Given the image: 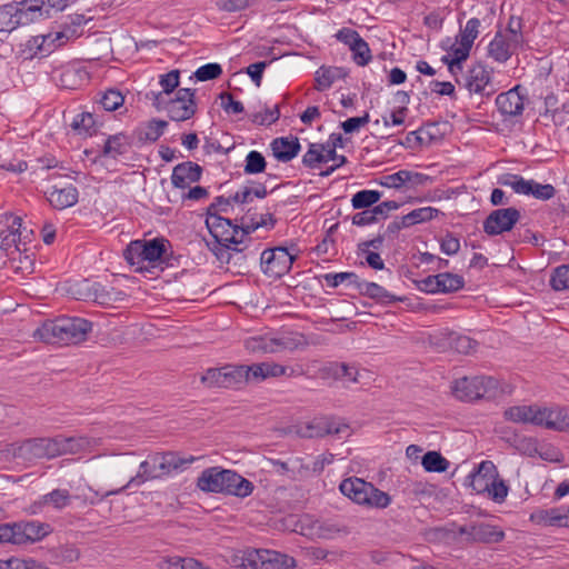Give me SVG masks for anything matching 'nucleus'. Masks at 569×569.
<instances>
[{
  "mask_svg": "<svg viewBox=\"0 0 569 569\" xmlns=\"http://www.w3.org/2000/svg\"><path fill=\"white\" fill-rule=\"evenodd\" d=\"M432 182V178L421 172L410 170H399L392 174H387L378 180V183L386 188L401 189L409 184L410 187L425 186Z\"/></svg>",
  "mask_w": 569,
  "mask_h": 569,
  "instance_id": "15",
  "label": "nucleus"
},
{
  "mask_svg": "<svg viewBox=\"0 0 569 569\" xmlns=\"http://www.w3.org/2000/svg\"><path fill=\"white\" fill-rule=\"evenodd\" d=\"M198 110L196 89L180 88L176 97L168 100L167 113L172 121H186L191 119Z\"/></svg>",
  "mask_w": 569,
  "mask_h": 569,
  "instance_id": "11",
  "label": "nucleus"
},
{
  "mask_svg": "<svg viewBox=\"0 0 569 569\" xmlns=\"http://www.w3.org/2000/svg\"><path fill=\"white\" fill-rule=\"evenodd\" d=\"M47 193L48 201L58 210L74 206L78 202L79 197L78 189L72 184L64 188H58L54 186L52 187V190Z\"/></svg>",
  "mask_w": 569,
  "mask_h": 569,
  "instance_id": "25",
  "label": "nucleus"
},
{
  "mask_svg": "<svg viewBox=\"0 0 569 569\" xmlns=\"http://www.w3.org/2000/svg\"><path fill=\"white\" fill-rule=\"evenodd\" d=\"M517 49L499 30L489 43L488 53L495 61L502 63L509 60Z\"/></svg>",
  "mask_w": 569,
  "mask_h": 569,
  "instance_id": "29",
  "label": "nucleus"
},
{
  "mask_svg": "<svg viewBox=\"0 0 569 569\" xmlns=\"http://www.w3.org/2000/svg\"><path fill=\"white\" fill-rule=\"evenodd\" d=\"M51 39V33L31 37L27 43L26 49L30 51V57L36 56L46 57L52 52L51 44H47V40Z\"/></svg>",
  "mask_w": 569,
  "mask_h": 569,
  "instance_id": "48",
  "label": "nucleus"
},
{
  "mask_svg": "<svg viewBox=\"0 0 569 569\" xmlns=\"http://www.w3.org/2000/svg\"><path fill=\"white\" fill-rule=\"evenodd\" d=\"M322 279L330 288H337L341 283L347 282L349 286H353L357 290L361 281L355 272L326 273L322 276Z\"/></svg>",
  "mask_w": 569,
  "mask_h": 569,
  "instance_id": "49",
  "label": "nucleus"
},
{
  "mask_svg": "<svg viewBox=\"0 0 569 569\" xmlns=\"http://www.w3.org/2000/svg\"><path fill=\"white\" fill-rule=\"evenodd\" d=\"M12 456L23 461L53 459L57 457L54 438H30L10 445Z\"/></svg>",
  "mask_w": 569,
  "mask_h": 569,
  "instance_id": "8",
  "label": "nucleus"
},
{
  "mask_svg": "<svg viewBox=\"0 0 569 569\" xmlns=\"http://www.w3.org/2000/svg\"><path fill=\"white\" fill-rule=\"evenodd\" d=\"M167 244L169 241L163 238L133 240L123 250V258L137 272H143L149 270L146 262L150 268L168 264Z\"/></svg>",
  "mask_w": 569,
  "mask_h": 569,
  "instance_id": "3",
  "label": "nucleus"
},
{
  "mask_svg": "<svg viewBox=\"0 0 569 569\" xmlns=\"http://www.w3.org/2000/svg\"><path fill=\"white\" fill-rule=\"evenodd\" d=\"M323 144L326 146L323 151V158L326 159V162L332 160L336 161L338 166H343L348 162L346 156L338 154L336 151L337 148L343 147V139L340 133H331L327 143Z\"/></svg>",
  "mask_w": 569,
  "mask_h": 569,
  "instance_id": "42",
  "label": "nucleus"
},
{
  "mask_svg": "<svg viewBox=\"0 0 569 569\" xmlns=\"http://www.w3.org/2000/svg\"><path fill=\"white\" fill-rule=\"evenodd\" d=\"M159 83L166 94L172 93L180 84V71L174 69L168 73L160 74Z\"/></svg>",
  "mask_w": 569,
  "mask_h": 569,
  "instance_id": "64",
  "label": "nucleus"
},
{
  "mask_svg": "<svg viewBox=\"0 0 569 569\" xmlns=\"http://www.w3.org/2000/svg\"><path fill=\"white\" fill-rule=\"evenodd\" d=\"M206 226L214 240L210 250L218 260L229 263L231 259L230 250L241 252L243 249L238 248L244 241L239 224H236L229 218L221 216H211L206 218Z\"/></svg>",
  "mask_w": 569,
  "mask_h": 569,
  "instance_id": "2",
  "label": "nucleus"
},
{
  "mask_svg": "<svg viewBox=\"0 0 569 569\" xmlns=\"http://www.w3.org/2000/svg\"><path fill=\"white\" fill-rule=\"evenodd\" d=\"M202 167L192 161L178 163L171 174V183L174 188L186 189L192 182H198L202 176Z\"/></svg>",
  "mask_w": 569,
  "mask_h": 569,
  "instance_id": "17",
  "label": "nucleus"
},
{
  "mask_svg": "<svg viewBox=\"0 0 569 569\" xmlns=\"http://www.w3.org/2000/svg\"><path fill=\"white\" fill-rule=\"evenodd\" d=\"M113 295V288L109 290L99 282L92 284L87 283V293L83 296V299H91L99 305H110L117 300Z\"/></svg>",
  "mask_w": 569,
  "mask_h": 569,
  "instance_id": "40",
  "label": "nucleus"
},
{
  "mask_svg": "<svg viewBox=\"0 0 569 569\" xmlns=\"http://www.w3.org/2000/svg\"><path fill=\"white\" fill-rule=\"evenodd\" d=\"M446 345L455 351L463 355L470 353L475 350L477 341L469 338L468 336L460 335L455 331H446L442 333Z\"/></svg>",
  "mask_w": 569,
  "mask_h": 569,
  "instance_id": "36",
  "label": "nucleus"
},
{
  "mask_svg": "<svg viewBox=\"0 0 569 569\" xmlns=\"http://www.w3.org/2000/svg\"><path fill=\"white\" fill-rule=\"evenodd\" d=\"M239 366H240L242 386H244L251 381L260 382V381L266 380L261 362L252 363L250 366H247V365H239Z\"/></svg>",
  "mask_w": 569,
  "mask_h": 569,
  "instance_id": "55",
  "label": "nucleus"
},
{
  "mask_svg": "<svg viewBox=\"0 0 569 569\" xmlns=\"http://www.w3.org/2000/svg\"><path fill=\"white\" fill-rule=\"evenodd\" d=\"M261 365H262V369H263L264 379L276 378V377H281V376L296 377V376L303 375V370L301 367L292 368V367H287V366H282V365H279L276 362H268V361L261 362Z\"/></svg>",
  "mask_w": 569,
  "mask_h": 569,
  "instance_id": "44",
  "label": "nucleus"
},
{
  "mask_svg": "<svg viewBox=\"0 0 569 569\" xmlns=\"http://www.w3.org/2000/svg\"><path fill=\"white\" fill-rule=\"evenodd\" d=\"M509 487L506 483L505 480H502L499 477V472L497 471V475H493L489 482V489L486 490L488 492V496L497 503H501L506 500V497L508 495Z\"/></svg>",
  "mask_w": 569,
  "mask_h": 569,
  "instance_id": "50",
  "label": "nucleus"
},
{
  "mask_svg": "<svg viewBox=\"0 0 569 569\" xmlns=\"http://www.w3.org/2000/svg\"><path fill=\"white\" fill-rule=\"evenodd\" d=\"M94 126H96V119H94V116L90 112H82L80 114H78L72 123H71V127L79 131V132H84L89 136H92L93 133L97 132V130L94 129Z\"/></svg>",
  "mask_w": 569,
  "mask_h": 569,
  "instance_id": "56",
  "label": "nucleus"
},
{
  "mask_svg": "<svg viewBox=\"0 0 569 569\" xmlns=\"http://www.w3.org/2000/svg\"><path fill=\"white\" fill-rule=\"evenodd\" d=\"M550 286L556 291L569 289V263L561 264L552 271Z\"/></svg>",
  "mask_w": 569,
  "mask_h": 569,
  "instance_id": "54",
  "label": "nucleus"
},
{
  "mask_svg": "<svg viewBox=\"0 0 569 569\" xmlns=\"http://www.w3.org/2000/svg\"><path fill=\"white\" fill-rule=\"evenodd\" d=\"M541 427L556 431H569V410L566 408L548 409L545 407Z\"/></svg>",
  "mask_w": 569,
  "mask_h": 569,
  "instance_id": "32",
  "label": "nucleus"
},
{
  "mask_svg": "<svg viewBox=\"0 0 569 569\" xmlns=\"http://www.w3.org/2000/svg\"><path fill=\"white\" fill-rule=\"evenodd\" d=\"M167 127L166 120L153 118L139 126L134 134L140 143H153L163 134Z\"/></svg>",
  "mask_w": 569,
  "mask_h": 569,
  "instance_id": "27",
  "label": "nucleus"
},
{
  "mask_svg": "<svg viewBox=\"0 0 569 569\" xmlns=\"http://www.w3.org/2000/svg\"><path fill=\"white\" fill-rule=\"evenodd\" d=\"M229 477L226 469L211 467L204 469L197 479V487L204 492L223 493L224 478Z\"/></svg>",
  "mask_w": 569,
  "mask_h": 569,
  "instance_id": "19",
  "label": "nucleus"
},
{
  "mask_svg": "<svg viewBox=\"0 0 569 569\" xmlns=\"http://www.w3.org/2000/svg\"><path fill=\"white\" fill-rule=\"evenodd\" d=\"M240 567L244 569H293L295 558L274 550L248 549L241 556Z\"/></svg>",
  "mask_w": 569,
  "mask_h": 569,
  "instance_id": "7",
  "label": "nucleus"
},
{
  "mask_svg": "<svg viewBox=\"0 0 569 569\" xmlns=\"http://www.w3.org/2000/svg\"><path fill=\"white\" fill-rule=\"evenodd\" d=\"M520 218L521 213L515 207L496 209L483 220V232L490 237L509 232L515 228Z\"/></svg>",
  "mask_w": 569,
  "mask_h": 569,
  "instance_id": "12",
  "label": "nucleus"
},
{
  "mask_svg": "<svg viewBox=\"0 0 569 569\" xmlns=\"http://www.w3.org/2000/svg\"><path fill=\"white\" fill-rule=\"evenodd\" d=\"M270 148L273 157L281 162H289L298 156L301 150V144L296 136L278 137L274 138Z\"/></svg>",
  "mask_w": 569,
  "mask_h": 569,
  "instance_id": "18",
  "label": "nucleus"
},
{
  "mask_svg": "<svg viewBox=\"0 0 569 569\" xmlns=\"http://www.w3.org/2000/svg\"><path fill=\"white\" fill-rule=\"evenodd\" d=\"M17 1L0 7V32H11L18 28Z\"/></svg>",
  "mask_w": 569,
  "mask_h": 569,
  "instance_id": "43",
  "label": "nucleus"
},
{
  "mask_svg": "<svg viewBox=\"0 0 569 569\" xmlns=\"http://www.w3.org/2000/svg\"><path fill=\"white\" fill-rule=\"evenodd\" d=\"M349 426L335 417H318L300 427L298 433L302 438H323L329 435H349Z\"/></svg>",
  "mask_w": 569,
  "mask_h": 569,
  "instance_id": "10",
  "label": "nucleus"
},
{
  "mask_svg": "<svg viewBox=\"0 0 569 569\" xmlns=\"http://www.w3.org/2000/svg\"><path fill=\"white\" fill-rule=\"evenodd\" d=\"M341 77V68L321 66L316 72V89L319 91H325L329 89L332 86V83Z\"/></svg>",
  "mask_w": 569,
  "mask_h": 569,
  "instance_id": "39",
  "label": "nucleus"
},
{
  "mask_svg": "<svg viewBox=\"0 0 569 569\" xmlns=\"http://www.w3.org/2000/svg\"><path fill=\"white\" fill-rule=\"evenodd\" d=\"M161 460H164L169 467L170 472L184 470L187 466L194 461V457L182 458L176 452H162Z\"/></svg>",
  "mask_w": 569,
  "mask_h": 569,
  "instance_id": "59",
  "label": "nucleus"
},
{
  "mask_svg": "<svg viewBox=\"0 0 569 569\" xmlns=\"http://www.w3.org/2000/svg\"><path fill=\"white\" fill-rule=\"evenodd\" d=\"M2 531V537H6L7 543L22 546L42 540L51 532V527L49 523L37 520H20L3 523Z\"/></svg>",
  "mask_w": 569,
  "mask_h": 569,
  "instance_id": "5",
  "label": "nucleus"
},
{
  "mask_svg": "<svg viewBox=\"0 0 569 569\" xmlns=\"http://www.w3.org/2000/svg\"><path fill=\"white\" fill-rule=\"evenodd\" d=\"M506 31L508 32L506 38L511 42V46L520 48L523 42L521 18L511 16L509 18Z\"/></svg>",
  "mask_w": 569,
  "mask_h": 569,
  "instance_id": "53",
  "label": "nucleus"
},
{
  "mask_svg": "<svg viewBox=\"0 0 569 569\" xmlns=\"http://www.w3.org/2000/svg\"><path fill=\"white\" fill-rule=\"evenodd\" d=\"M482 380H478L477 377H463L455 381L452 386V393L462 401L479 400V385L481 386Z\"/></svg>",
  "mask_w": 569,
  "mask_h": 569,
  "instance_id": "30",
  "label": "nucleus"
},
{
  "mask_svg": "<svg viewBox=\"0 0 569 569\" xmlns=\"http://www.w3.org/2000/svg\"><path fill=\"white\" fill-rule=\"evenodd\" d=\"M436 127H437V124L432 123V124H428L427 129L420 128L416 131L409 132L406 136L405 141L401 142V144L403 147L410 148V149L421 148L422 146L430 144L432 141H435L437 139L436 133L430 131V129L436 128Z\"/></svg>",
  "mask_w": 569,
  "mask_h": 569,
  "instance_id": "35",
  "label": "nucleus"
},
{
  "mask_svg": "<svg viewBox=\"0 0 569 569\" xmlns=\"http://www.w3.org/2000/svg\"><path fill=\"white\" fill-rule=\"evenodd\" d=\"M17 18H18V27L27 26L32 23L39 19H46L41 11V6H39L38 0H22L17 1Z\"/></svg>",
  "mask_w": 569,
  "mask_h": 569,
  "instance_id": "33",
  "label": "nucleus"
},
{
  "mask_svg": "<svg viewBox=\"0 0 569 569\" xmlns=\"http://www.w3.org/2000/svg\"><path fill=\"white\" fill-rule=\"evenodd\" d=\"M382 197V192L378 190H360L351 198V206L356 210L368 209L376 204Z\"/></svg>",
  "mask_w": 569,
  "mask_h": 569,
  "instance_id": "45",
  "label": "nucleus"
},
{
  "mask_svg": "<svg viewBox=\"0 0 569 569\" xmlns=\"http://www.w3.org/2000/svg\"><path fill=\"white\" fill-rule=\"evenodd\" d=\"M221 73V66L216 62H210L198 68L194 72V77L199 81H209L219 78Z\"/></svg>",
  "mask_w": 569,
  "mask_h": 569,
  "instance_id": "63",
  "label": "nucleus"
},
{
  "mask_svg": "<svg viewBox=\"0 0 569 569\" xmlns=\"http://www.w3.org/2000/svg\"><path fill=\"white\" fill-rule=\"evenodd\" d=\"M531 519L547 526L569 528V507L538 510L531 515Z\"/></svg>",
  "mask_w": 569,
  "mask_h": 569,
  "instance_id": "23",
  "label": "nucleus"
},
{
  "mask_svg": "<svg viewBox=\"0 0 569 569\" xmlns=\"http://www.w3.org/2000/svg\"><path fill=\"white\" fill-rule=\"evenodd\" d=\"M301 345L289 337H253L246 341V348L251 352L276 353L283 350H295Z\"/></svg>",
  "mask_w": 569,
  "mask_h": 569,
  "instance_id": "14",
  "label": "nucleus"
},
{
  "mask_svg": "<svg viewBox=\"0 0 569 569\" xmlns=\"http://www.w3.org/2000/svg\"><path fill=\"white\" fill-rule=\"evenodd\" d=\"M280 118L279 106L276 104L272 109L266 108L263 112H256L251 116V121L259 126H270Z\"/></svg>",
  "mask_w": 569,
  "mask_h": 569,
  "instance_id": "61",
  "label": "nucleus"
},
{
  "mask_svg": "<svg viewBox=\"0 0 569 569\" xmlns=\"http://www.w3.org/2000/svg\"><path fill=\"white\" fill-rule=\"evenodd\" d=\"M200 381L207 388L239 389L242 387L240 366L224 365L220 368H209L201 376Z\"/></svg>",
  "mask_w": 569,
  "mask_h": 569,
  "instance_id": "9",
  "label": "nucleus"
},
{
  "mask_svg": "<svg viewBox=\"0 0 569 569\" xmlns=\"http://www.w3.org/2000/svg\"><path fill=\"white\" fill-rule=\"evenodd\" d=\"M129 148L130 140L124 133L112 134L104 141L100 157L117 159L119 156L126 154Z\"/></svg>",
  "mask_w": 569,
  "mask_h": 569,
  "instance_id": "31",
  "label": "nucleus"
},
{
  "mask_svg": "<svg viewBox=\"0 0 569 569\" xmlns=\"http://www.w3.org/2000/svg\"><path fill=\"white\" fill-rule=\"evenodd\" d=\"M80 551L74 546H61L53 551V559L56 563L66 565L74 562L79 559Z\"/></svg>",
  "mask_w": 569,
  "mask_h": 569,
  "instance_id": "58",
  "label": "nucleus"
},
{
  "mask_svg": "<svg viewBox=\"0 0 569 569\" xmlns=\"http://www.w3.org/2000/svg\"><path fill=\"white\" fill-rule=\"evenodd\" d=\"M532 179L526 180L517 173H503L498 177V183L503 187H510L516 193L529 196L531 191Z\"/></svg>",
  "mask_w": 569,
  "mask_h": 569,
  "instance_id": "37",
  "label": "nucleus"
},
{
  "mask_svg": "<svg viewBox=\"0 0 569 569\" xmlns=\"http://www.w3.org/2000/svg\"><path fill=\"white\" fill-rule=\"evenodd\" d=\"M478 380L481 381V386L479 385L477 388L479 389V399L491 400L495 399L499 392V382L493 377L487 376H477Z\"/></svg>",
  "mask_w": 569,
  "mask_h": 569,
  "instance_id": "52",
  "label": "nucleus"
},
{
  "mask_svg": "<svg viewBox=\"0 0 569 569\" xmlns=\"http://www.w3.org/2000/svg\"><path fill=\"white\" fill-rule=\"evenodd\" d=\"M502 439L523 455L532 457L537 453V441L533 438L511 432L503 436Z\"/></svg>",
  "mask_w": 569,
  "mask_h": 569,
  "instance_id": "41",
  "label": "nucleus"
},
{
  "mask_svg": "<svg viewBox=\"0 0 569 569\" xmlns=\"http://www.w3.org/2000/svg\"><path fill=\"white\" fill-rule=\"evenodd\" d=\"M497 475V467L490 460L482 461L478 468L469 475L470 486L477 493H485L489 489V482Z\"/></svg>",
  "mask_w": 569,
  "mask_h": 569,
  "instance_id": "22",
  "label": "nucleus"
},
{
  "mask_svg": "<svg viewBox=\"0 0 569 569\" xmlns=\"http://www.w3.org/2000/svg\"><path fill=\"white\" fill-rule=\"evenodd\" d=\"M226 473H228L229 477H226L223 481L224 495L246 498L252 493L254 486L251 481L229 469H226Z\"/></svg>",
  "mask_w": 569,
  "mask_h": 569,
  "instance_id": "21",
  "label": "nucleus"
},
{
  "mask_svg": "<svg viewBox=\"0 0 569 569\" xmlns=\"http://www.w3.org/2000/svg\"><path fill=\"white\" fill-rule=\"evenodd\" d=\"M472 542L498 543L505 539V532L497 526L479 522L471 525Z\"/></svg>",
  "mask_w": 569,
  "mask_h": 569,
  "instance_id": "28",
  "label": "nucleus"
},
{
  "mask_svg": "<svg viewBox=\"0 0 569 569\" xmlns=\"http://www.w3.org/2000/svg\"><path fill=\"white\" fill-rule=\"evenodd\" d=\"M91 330V321L79 317L62 316L44 323L38 329V335L46 343L77 345L87 340Z\"/></svg>",
  "mask_w": 569,
  "mask_h": 569,
  "instance_id": "1",
  "label": "nucleus"
},
{
  "mask_svg": "<svg viewBox=\"0 0 569 569\" xmlns=\"http://www.w3.org/2000/svg\"><path fill=\"white\" fill-rule=\"evenodd\" d=\"M350 50L352 51L353 61L358 66H366L371 60V51L368 46V43L360 38L359 40H356V42L350 47Z\"/></svg>",
  "mask_w": 569,
  "mask_h": 569,
  "instance_id": "57",
  "label": "nucleus"
},
{
  "mask_svg": "<svg viewBox=\"0 0 569 569\" xmlns=\"http://www.w3.org/2000/svg\"><path fill=\"white\" fill-rule=\"evenodd\" d=\"M527 101L526 89L521 84H517L510 90L499 93L496 98V106L505 119H512L522 116Z\"/></svg>",
  "mask_w": 569,
  "mask_h": 569,
  "instance_id": "13",
  "label": "nucleus"
},
{
  "mask_svg": "<svg viewBox=\"0 0 569 569\" xmlns=\"http://www.w3.org/2000/svg\"><path fill=\"white\" fill-rule=\"evenodd\" d=\"M124 102V97L119 90L108 89L101 97L100 103L107 111H114Z\"/></svg>",
  "mask_w": 569,
  "mask_h": 569,
  "instance_id": "60",
  "label": "nucleus"
},
{
  "mask_svg": "<svg viewBox=\"0 0 569 569\" xmlns=\"http://www.w3.org/2000/svg\"><path fill=\"white\" fill-rule=\"evenodd\" d=\"M545 415V407L537 405L530 406H512L505 410L503 417L506 420L516 423H531L541 427L542 418Z\"/></svg>",
  "mask_w": 569,
  "mask_h": 569,
  "instance_id": "16",
  "label": "nucleus"
},
{
  "mask_svg": "<svg viewBox=\"0 0 569 569\" xmlns=\"http://www.w3.org/2000/svg\"><path fill=\"white\" fill-rule=\"evenodd\" d=\"M490 80V72L483 64L478 63L468 71L466 87L470 92L482 93Z\"/></svg>",
  "mask_w": 569,
  "mask_h": 569,
  "instance_id": "34",
  "label": "nucleus"
},
{
  "mask_svg": "<svg viewBox=\"0 0 569 569\" xmlns=\"http://www.w3.org/2000/svg\"><path fill=\"white\" fill-rule=\"evenodd\" d=\"M56 453L57 457L63 455H76L86 451L91 447V441L88 437H63L56 436Z\"/></svg>",
  "mask_w": 569,
  "mask_h": 569,
  "instance_id": "24",
  "label": "nucleus"
},
{
  "mask_svg": "<svg viewBox=\"0 0 569 569\" xmlns=\"http://www.w3.org/2000/svg\"><path fill=\"white\" fill-rule=\"evenodd\" d=\"M153 478H157V472H154L153 470V467H152V463H151V458L149 460H144L140 463V467H139V472L136 477H132L129 482L123 486L122 488L120 489H117V490H109L107 492H104L102 495V498H106V497H109V496H112V495H117V493H120L122 492L126 488H128L129 486H131L132 483H136V485H141L147 479H153Z\"/></svg>",
  "mask_w": 569,
  "mask_h": 569,
  "instance_id": "38",
  "label": "nucleus"
},
{
  "mask_svg": "<svg viewBox=\"0 0 569 569\" xmlns=\"http://www.w3.org/2000/svg\"><path fill=\"white\" fill-rule=\"evenodd\" d=\"M267 161L264 156L257 151L251 150L244 159L243 172L246 174H259L266 171Z\"/></svg>",
  "mask_w": 569,
  "mask_h": 569,
  "instance_id": "47",
  "label": "nucleus"
},
{
  "mask_svg": "<svg viewBox=\"0 0 569 569\" xmlns=\"http://www.w3.org/2000/svg\"><path fill=\"white\" fill-rule=\"evenodd\" d=\"M259 213L257 212L256 208H249L246 213L240 218V224L238 228H240L242 237L250 236L252 232H254L259 228H267L268 230H271L274 228L277 223V219L274 218L273 213L267 212L266 217H268L269 222H266L263 220L259 219Z\"/></svg>",
  "mask_w": 569,
  "mask_h": 569,
  "instance_id": "20",
  "label": "nucleus"
},
{
  "mask_svg": "<svg viewBox=\"0 0 569 569\" xmlns=\"http://www.w3.org/2000/svg\"><path fill=\"white\" fill-rule=\"evenodd\" d=\"M70 493L66 489H54L43 496V502L50 503L58 509H62L70 502Z\"/></svg>",
  "mask_w": 569,
  "mask_h": 569,
  "instance_id": "62",
  "label": "nucleus"
},
{
  "mask_svg": "<svg viewBox=\"0 0 569 569\" xmlns=\"http://www.w3.org/2000/svg\"><path fill=\"white\" fill-rule=\"evenodd\" d=\"M422 467L428 472H445L449 468V461L438 451H428L422 456Z\"/></svg>",
  "mask_w": 569,
  "mask_h": 569,
  "instance_id": "46",
  "label": "nucleus"
},
{
  "mask_svg": "<svg viewBox=\"0 0 569 569\" xmlns=\"http://www.w3.org/2000/svg\"><path fill=\"white\" fill-rule=\"evenodd\" d=\"M325 149L326 146L322 143H310L309 150L302 157V164L309 169H315L318 164L325 163Z\"/></svg>",
  "mask_w": 569,
  "mask_h": 569,
  "instance_id": "51",
  "label": "nucleus"
},
{
  "mask_svg": "<svg viewBox=\"0 0 569 569\" xmlns=\"http://www.w3.org/2000/svg\"><path fill=\"white\" fill-rule=\"evenodd\" d=\"M358 292L361 296H366L370 299L376 300L377 302L383 305H390L397 301H403L405 298L397 297L389 291H387L382 286L376 282L360 281Z\"/></svg>",
  "mask_w": 569,
  "mask_h": 569,
  "instance_id": "26",
  "label": "nucleus"
},
{
  "mask_svg": "<svg viewBox=\"0 0 569 569\" xmlns=\"http://www.w3.org/2000/svg\"><path fill=\"white\" fill-rule=\"evenodd\" d=\"M339 489L343 496L360 506L385 509L391 503L389 493L358 477L343 479L340 482Z\"/></svg>",
  "mask_w": 569,
  "mask_h": 569,
  "instance_id": "4",
  "label": "nucleus"
},
{
  "mask_svg": "<svg viewBox=\"0 0 569 569\" xmlns=\"http://www.w3.org/2000/svg\"><path fill=\"white\" fill-rule=\"evenodd\" d=\"M299 249L292 243L290 248L274 247L262 251L260 264L262 272L272 279H280L287 274L298 258Z\"/></svg>",
  "mask_w": 569,
  "mask_h": 569,
  "instance_id": "6",
  "label": "nucleus"
}]
</instances>
